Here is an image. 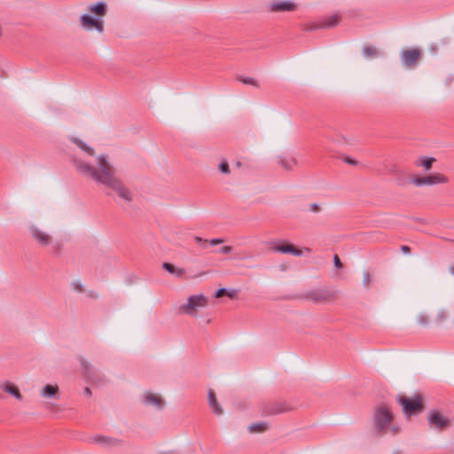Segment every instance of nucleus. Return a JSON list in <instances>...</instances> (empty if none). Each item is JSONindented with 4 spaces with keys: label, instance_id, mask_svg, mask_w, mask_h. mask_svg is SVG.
<instances>
[{
    "label": "nucleus",
    "instance_id": "obj_1",
    "mask_svg": "<svg viewBox=\"0 0 454 454\" xmlns=\"http://www.w3.org/2000/svg\"><path fill=\"white\" fill-rule=\"evenodd\" d=\"M74 164L79 173L112 189L125 202L129 203L132 200L131 192L116 176L115 168L104 154L97 157L95 166L81 159H74Z\"/></svg>",
    "mask_w": 454,
    "mask_h": 454
},
{
    "label": "nucleus",
    "instance_id": "obj_2",
    "mask_svg": "<svg viewBox=\"0 0 454 454\" xmlns=\"http://www.w3.org/2000/svg\"><path fill=\"white\" fill-rule=\"evenodd\" d=\"M86 12L78 18L79 27L90 35H102L105 33L104 18L107 12V4L100 1L87 6Z\"/></svg>",
    "mask_w": 454,
    "mask_h": 454
},
{
    "label": "nucleus",
    "instance_id": "obj_3",
    "mask_svg": "<svg viewBox=\"0 0 454 454\" xmlns=\"http://www.w3.org/2000/svg\"><path fill=\"white\" fill-rule=\"evenodd\" d=\"M374 428L379 432L389 430L395 434L400 430L399 427L394 423L392 412L384 405L379 406L375 411Z\"/></svg>",
    "mask_w": 454,
    "mask_h": 454
},
{
    "label": "nucleus",
    "instance_id": "obj_4",
    "mask_svg": "<svg viewBox=\"0 0 454 454\" xmlns=\"http://www.w3.org/2000/svg\"><path fill=\"white\" fill-rule=\"evenodd\" d=\"M208 298L203 294H192L187 297L186 301L180 304L177 312L181 315L197 317L199 310L207 307Z\"/></svg>",
    "mask_w": 454,
    "mask_h": 454
},
{
    "label": "nucleus",
    "instance_id": "obj_5",
    "mask_svg": "<svg viewBox=\"0 0 454 454\" xmlns=\"http://www.w3.org/2000/svg\"><path fill=\"white\" fill-rule=\"evenodd\" d=\"M397 402L407 417L420 413L424 409L420 395H415L413 397L399 396Z\"/></svg>",
    "mask_w": 454,
    "mask_h": 454
},
{
    "label": "nucleus",
    "instance_id": "obj_6",
    "mask_svg": "<svg viewBox=\"0 0 454 454\" xmlns=\"http://www.w3.org/2000/svg\"><path fill=\"white\" fill-rule=\"evenodd\" d=\"M427 421L431 428L435 430H445L451 425L450 418L437 410H432L427 414Z\"/></svg>",
    "mask_w": 454,
    "mask_h": 454
},
{
    "label": "nucleus",
    "instance_id": "obj_7",
    "mask_svg": "<svg viewBox=\"0 0 454 454\" xmlns=\"http://www.w3.org/2000/svg\"><path fill=\"white\" fill-rule=\"evenodd\" d=\"M167 405L164 396L157 392H144V406L149 407L154 411H162Z\"/></svg>",
    "mask_w": 454,
    "mask_h": 454
},
{
    "label": "nucleus",
    "instance_id": "obj_8",
    "mask_svg": "<svg viewBox=\"0 0 454 454\" xmlns=\"http://www.w3.org/2000/svg\"><path fill=\"white\" fill-rule=\"evenodd\" d=\"M90 442L92 444H97L107 450L117 448L121 445V441L120 439L102 434H96L92 436L90 439Z\"/></svg>",
    "mask_w": 454,
    "mask_h": 454
},
{
    "label": "nucleus",
    "instance_id": "obj_9",
    "mask_svg": "<svg viewBox=\"0 0 454 454\" xmlns=\"http://www.w3.org/2000/svg\"><path fill=\"white\" fill-rule=\"evenodd\" d=\"M411 182L416 186H422L446 184L449 182V179L442 174H434L428 176L414 177Z\"/></svg>",
    "mask_w": 454,
    "mask_h": 454
},
{
    "label": "nucleus",
    "instance_id": "obj_10",
    "mask_svg": "<svg viewBox=\"0 0 454 454\" xmlns=\"http://www.w3.org/2000/svg\"><path fill=\"white\" fill-rule=\"evenodd\" d=\"M30 234L32 238L36 241V243L41 247H47L52 241V237L51 234L41 229L37 225H32L29 228Z\"/></svg>",
    "mask_w": 454,
    "mask_h": 454
},
{
    "label": "nucleus",
    "instance_id": "obj_11",
    "mask_svg": "<svg viewBox=\"0 0 454 454\" xmlns=\"http://www.w3.org/2000/svg\"><path fill=\"white\" fill-rule=\"evenodd\" d=\"M272 250L277 253L290 254L294 256H301L304 252L310 253L311 251L309 248L301 249L287 242L275 245L272 247Z\"/></svg>",
    "mask_w": 454,
    "mask_h": 454
},
{
    "label": "nucleus",
    "instance_id": "obj_12",
    "mask_svg": "<svg viewBox=\"0 0 454 454\" xmlns=\"http://www.w3.org/2000/svg\"><path fill=\"white\" fill-rule=\"evenodd\" d=\"M39 395L43 399H59V387L57 384H46L39 390Z\"/></svg>",
    "mask_w": 454,
    "mask_h": 454
},
{
    "label": "nucleus",
    "instance_id": "obj_13",
    "mask_svg": "<svg viewBox=\"0 0 454 454\" xmlns=\"http://www.w3.org/2000/svg\"><path fill=\"white\" fill-rule=\"evenodd\" d=\"M295 8V4L291 1H274L269 4V10L273 12H290Z\"/></svg>",
    "mask_w": 454,
    "mask_h": 454
},
{
    "label": "nucleus",
    "instance_id": "obj_14",
    "mask_svg": "<svg viewBox=\"0 0 454 454\" xmlns=\"http://www.w3.org/2000/svg\"><path fill=\"white\" fill-rule=\"evenodd\" d=\"M0 387L4 393L12 395L18 401L22 400V395L15 384L9 381H4L1 384Z\"/></svg>",
    "mask_w": 454,
    "mask_h": 454
},
{
    "label": "nucleus",
    "instance_id": "obj_15",
    "mask_svg": "<svg viewBox=\"0 0 454 454\" xmlns=\"http://www.w3.org/2000/svg\"><path fill=\"white\" fill-rule=\"evenodd\" d=\"M420 53L418 49L404 51L402 54V60L405 65L411 66L419 59Z\"/></svg>",
    "mask_w": 454,
    "mask_h": 454
},
{
    "label": "nucleus",
    "instance_id": "obj_16",
    "mask_svg": "<svg viewBox=\"0 0 454 454\" xmlns=\"http://www.w3.org/2000/svg\"><path fill=\"white\" fill-rule=\"evenodd\" d=\"M207 401L210 409L215 415L221 416L223 413L222 406L217 402L215 393L212 389L207 391Z\"/></svg>",
    "mask_w": 454,
    "mask_h": 454
},
{
    "label": "nucleus",
    "instance_id": "obj_17",
    "mask_svg": "<svg viewBox=\"0 0 454 454\" xmlns=\"http://www.w3.org/2000/svg\"><path fill=\"white\" fill-rule=\"evenodd\" d=\"M72 142L76 145L82 151H83L86 154L90 155V156H93L95 152H94V149L88 145L84 141H82V139L78 138V137H72L71 138Z\"/></svg>",
    "mask_w": 454,
    "mask_h": 454
},
{
    "label": "nucleus",
    "instance_id": "obj_18",
    "mask_svg": "<svg viewBox=\"0 0 454 454\" xmlns=\"http://www.w3.org/2000/svg\"><path fill=\"white\" fill-rule=\"evenodd\" d=\"M278 163L283 168H285L286 170H291L297 165L296 160L293 157L281 158L279 160Z\"/></svg>",
    "mask_w": 454,
    "mask_h": 454
},
{
    "label": "nucleus",
    "instance_id": "obj_19",
    "mask_svg": "<svg viewBox=\"0 0 454 454\" xmlns=\"http://www.w3.org/2000/svg\"><path fill=\"white\" fill-rule=\"evenodd\" d=\"M433 157H424L416 161V165L422 167L425 170H429L432 168V164L434 161Z\"/></svg>",
    "mask_w": 454,
    "mask_h": 454
},
{
    "label": "nucleus",
    "instance_id": "obj_20",
    "mask_svg": "<svg viewBox=\"0 0 454 454\" xmlns=\"http://www.w3.org/2000/svg\"><path fill=\"white\" fill-rule=\"evenodd\" d=\"M162 268L165 270H167L168 272H169L170 274H174L177 277H181L184 274V269H176L173 264L168 263V262H164L162 264Z\"/></svg>",
    "mask_w": 454,
    "mask_h": 454
},
{
    "label": "nucleus",
    "instance_id": "obj_21",
    "mask_svg": "<svg viewBox=\"0 0 454 454\" xmlns=\"http://www.w3.org/2000/svg\"><path fill=\"white\" fill-rule=\"evenodd\" d=\"M268 429V425L265 422L253 423L248 427V430L251 433H260Z\"/></svg>",
    "mask_w": 454,
    "mask_h": 454
},
{
    "label": "nucleus",
    "instance_id": "obj_22",
    "mask_svg": "<svg viewBox=\"0 0 454 454\" xmlns=\"http://www.w3.org/2000/svg\"><path fill=\"white\" fill-rule=\"evenodd\" d=\"M339 20H340L339 16H337V15L330 16L323 21L322 27H334L339 23Z\"/></svg>",
    "mask_w": 454,
    "mask_h": 454
},
{
    "label": "nucleus",
    "instance_id": "obj_23",
    "mask_svg": "<svg viewBox=\"0 0 454 454\" xmlns=\"http://www.w3.org/2000/svg\"><path fill=\"white\" fill-rule=\"evenodd\" d=\"M378 53V50L374 46H365L363 48V55L365 58H374Z\"/></svg>",
    "mask_w": 454,
    "mask_h": 454
},
{
    "label": "nucleus",
    "instance_id": "obj_24",
    "mask_svg": "<svg viewBox=\"0 0 454 454\" xmlns=\"http://www.w3.org/2000/svg\"><path fill=\"white\" fill-rule=\"evenodd\" d=\"M373 276L370 272H364L363 274V285L368 289L372 283Z\"/></svg>",
    "mask_w": 454,
    "mask_h": 454
},
{
    "label": "nucleus",
    "instance_id": "obj_25",
    "mask_svg": "<svg viewBox=\"0 0 454 454\" xmlns=\"http://www.w3.org/2000/svg\"><path fill=\"white\" fill-rule=\"evenodd\" d=\"M218 170L223 174H230V166L226 160L223 159L218 164Z\"/></svg>",
    "mask_w": 454,
    "mask_h": 454
},
{
    "label": "nucleus",
    "instance_id": "obj_26",
    "mask_svg": "<svg viewBox=\"0 0 454 454\" xmlns=\"http://www.w3.org/2000/svg\"><path fill=\"white\" fill-rule=\"evenodd\" d=\"M71 287L73 288V290L80 292L82 290L83 286L79 279H74L71 283Z\"/></svg>",
    "mask_w": 454,
    "mask_h": 454
},
{
    "label": "nucleus",
    "instance_id": "obj_27",
    "mask_svg": "<svg viewBox=\"0 0 454 454\" xmlns=\"http://www.w3.org/2000/svg\"><path fill=\"white\" fill-rule=\"evenodd\" d=\"M227 294L229 297L232 298L233 297V294L230 292L227 293L226 289L225 288H220L218 289L216 292H215V298H220L222 297L223 294Z\"/></svg>",
    "mask_w": 454,
    "mask_h": 454
},
{
    "label": "nucleus",
    "instance_id": "obj_28",
    "mask_svg": "<svg viewBox=\"0 0 454 454\" xmlns=\"http://www.w3.org/2000/svg\"><path fill=\"white\" fill-rule=\"evenodd\" d=\"M308 208L310 212H313V213H317L321 210V207L317 203H310L308 206Z\"/></svg>",
    "mask_w": 454,
    "mask_h": 454
},
{
    "label": "nucleus",
    "instance_id": "obj_29",
    "mask_svg": "<svg viewBox=\"0 0 454 454\" xmlns=\"http://www.w3.org/2000/svg\"><path fill=\"white\" fill-rule=\"evenodd\" d=\"M240 81L245 83V84H250V85H253V86H257V82L254 79L251 78V77H247V78H242L240 79Z\"/></svg>",
    "mask_w": 454,
    "mask_h": 454
},
{
    "label": "nucleus",
    "instance_id": "obj_30",
    "mask_svg": "<svg viewBox=\"0 0 454 454\" xmlns=\"http://www.w3.org/2000/svg\"><path fill=\"white\" fill-rule=\"evenodd\" d=\"M231 251H232V247H230V246H224V247H222L219 249V252H220L221 254H230Z\"/></svg>",
    "mask_w": 454,
    "mask_h": 454
},
{
    "label": "nucleus",
    "instance_id": "obj_31",
    "mask_svg": "<svg viewBox=\"0 0 454 454\" xmlns=\"http://www.w3.org/2000/svg\"><path fill=\"white\" fill-rule=\"evenodd\" d=\"M311 296H312V299L317 301H320L324 300L323 295L318 292L313 293L311 294Z\"/></svg>",
    "mask_w": 454,
    "mask_h": 454
},
{
    "label": "nucleus",
    "instance_id": "obj_32",
    "mask_svg": "<svg viewBox=\"0 0 454 454\" xmlns=\"http://www.w3.org/2000/svg\"><path fill=\"white\" fill-rule=\"evenodd\" d=\"M333 263L336 268L340 269L342 267L341 262L337 254L333 256Z\"/></svg>",
    "mask_w": 454,
    "mask_h": 454
},
{
    "label": "nucleus",
    "instance_id": "obj_33",
    "mask_svg": "<svg viewBox=\"0 0 454 454\" xmlns=\"http://www.w3.org/2000/svg\"><path fill=\"white\" fill-rule=\"evenodd\" d=\"M223 241L220 239H213L207 241L211 246H216L222 244Z\"/></svg>",
    "mask_w": 454,
    "mask_h": 454
},
{
    "label": "nucleus",
    "instance_id": "obj_34",
    "mask_svg": "<svg viewBox=\"0 0 454 454\" xmlns=\"http://www.w3.org/2000/svg\"><path fill=\"white\" fill-rule=\"evenodd\" d=\"M195 240H196V242H198V243H201L203 246H204L205 244H207V240H204V239H201V238H200V237H196V238H195Z\"/></svg>",
    "mask_w": 454,
    "mask_h": 454
},
{
    "label": "nucleus",
    "instance_id": "obj_35",
    "mask_svg": "<svg viewBox=\"0 0 454 454\" xmlns=\"http://www.w3.org/2000/svg\"><path fill=\"white\" fill-rule=\"evenodd\" d=\"M449 271H450V273L451 275H453V276H454V266H450V267L449 268Z\"/></svg>",
    "mask_w": 454,
    "mask_h": 454
},
{
    "label": "nucleus",
    "instance_id": "obj_36",
    "mask_svg": "<svg viewBox=\"0 0 454 454\" xmlns=\"http://www.w3.org/2000/svg\"><path fill=\"white\" fill-rule=\"evenodd\" d=\"M90 296L92 297V298H98V294L93 293V292L90 293Z\"/></svg>",
    "mask_w": 454,
    "mask_h": 454
},
{
    "label": "nucleus",
    "instance_id": "obj_37",
    "mask_svg": "<svg viewBox=\"0 0 454 454\" xmlns=\"http://www.w3.org/2000/svg\"><path fill=\"white\" fill-rule=\"evenodd\" d=\"M84 392H85L86 394H88V395H90V389H89L88 387H86V388L84 389Z\"/></svg>",
    "mask_w": 454,
    "mask_h": 454
},
{
    "label": "nucleus",
    "instance_id": "obj_38",
    "mask_svg": "<svg viewBox=\"0 0 454 454\" xmlns=\"http://www.w3.org/2000/svg\"><path fill=\"white\" fill-rule=\"evenodd\" d=\"M403 251H406V250H408V247H403Z\"/></svg>",
    "mask_w": 454,
    "mask_h": 454
},
{
    "label": "nucleus",
    "instance_id": "obj_39",
    "mask_svg": "<svg viewBox=\"0 0 454 454\" xmlns=\"http://www.w3.org/2000/svg\"><path fill=\"white\" fill-rule=\"evenodd\" d=\"M348 163L353 164L354 162L352 160H348Z\"/></svg>",
    "mask_w": 454,
    "mask_h": 454
}]
</instances>
